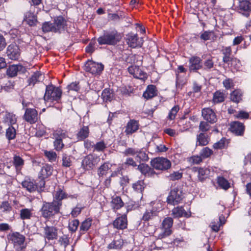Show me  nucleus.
<instances>
[{
  "label": "nucleus",
  "instance_id": "35",
  "mask_svg": "<svg viewBox=\"0 0 251 251\" xmlns=\"http://www.w3.org/2000/svg\"><path fill=\"white\" fill-rule=\"evenodd\" d=\"M91 225L92 220L89 218L86 219L82 222L79 228L80 235L83 234L87 231L90 228Z\"/></svg>",
  "mask_w": 251,
  "mask_h": 251
},
{
  "label": "nucleus",
  "instance_id": "2",
  "mask_svg": "<svg viewBox=\"0 0 251 251\" xmlns=\"http://www.w3.org/2000/svg\"><path fill=\"white\" fill-rule=\"evenodd\" d=\"M62 96V90L52 84L46 86V92L44 96L45 101L58 102Z\"/></svg>",
  "mask_w": 251,
  "mask_h": 251
},
{
  "label": "nucleus",
  "instance_id": "12",
  "mask_svg": "<svg viewBox=\"0 0 251 251\" xmlns=\"http://www.w3.org/2000/svg\"><path fill=\"white\" fill-rule=\"evenodd\" d=\"M24 119L30 124L35 123L38 119V112L34 108H26L24 115Z\"/></svg>",
  "mask_w": 251,
  "mask_h": 251
},
{
  "label": "nucleus",
  "instance_id": "7",
  "mask_svg": "<svg viewBox=\"0 0 251 251\" xmlns=\"http://www.w3.org/2000/svg\"><path fill=\"white\" fill-rule=\"evenodd\" d=\"M104 66L101 63L88 60L84 65V70L93 75H99L103 70Z\"/></svg>",
  "mask_w": 251,
  "mask_h": 251
},
{
  "label": "nucleus",
  "instance_id": "19",
  "mask_svg": "<svg viewBox=\"0 0 251 251\" xmlns=\"http://www.w3.org/2000/svg\"><path fill=\"white\" fill-rule=\"evenodd\" d=\"M239 13L248 17L250 15L251 11V2L247 0H243L239 1L238 5Z\"/></svg>",
  "mask_w": 251,
  "mask_h": 251
},
{
  "label": "nucleus",
  "instance_id": "22",
  "mask_svg": "<svg viewBox=\"0 0 251 251\" xmlns=\"http://www.w3.org/2000/svg\"><path fill=\"white\" fill-rule=\"evenodd\" d=\"M113 225L114 227L117 229H123L127 227V219L125 214L117 218L114 221Z\"/></svg>",
  "mask_w": 251,
  "mask_h": 251
},
{
  "label": "nucleus",
  "instance_id": "48",
  "mask_svg": "<svg viewBox=\"0 0 251 251\" xmlns=\"http://www.w3.org/2000/svg\"><path fill=\"white\" fill-rule=\"evenodd\" d=\"M16 133V129L15 127L11 126L7 129L6 136L9 140H10L15 138Z\"/></svg>",
  "mask_w": 251,
  "mask_h": 251
},
{
  "label": "nucleus",
  "instance_id": "30",
  "mask_svg": "<svg viewBox=\"0 0 251 251\" xmlns=\"http://www.w3.org/2000/svg\"><path fill=\"white\" fill-rule=\"evenodd\" d=\"M139 127L138 122L135 120H130L127 124L125 132L126 134H130L135 132Z\"/></svg>",
  "mask_w": 251,
  "mask_h": 251
},
{
  "label": "nucleus",
  "instance_id": "16",
  "mask_svg": "<svg viewBox=\"0 0 251 251\" xmlns=\"http://www.w3.org/2000/svg\"><path fill=\"white\" fill-rule=\"evenodd\" d=\"M204 119L211 124L215 123L217 121V116L214 111L210 108H204L201 111Z\"/></svg>",
  "mask_w": 251,
  "mask_h": 251
},
{
  "label": "nucleus",
  "instance_id": "37",
  "mask_svg": "<svg viewBox=\"0 0 251 251\" xmlns=\"http://www.w3.org/2000/svg\"><path fill=\"white\" fill-rule=\"evenodd\" d=\"M124 154L126 155H134L135 154H137V156L141 158V156L144 157V159L145 160V158H147L146 154L144 152H142L140 151H138L137 150H136L133 148H128L126 149L124 152Z\"/></svg>",
  "mask_w": 251,
  "mask_h": 251
},
{
  "label": "nucleus",
  "instance_id": "31",
  "mask_svg": "<svg viewBox=\"0 0 251 251\" xmlns=\"http://www.w3.org/2000/svg\"><path fill=\"white\" fill-rule=\"evenodd\" d=\"M157 95L156 87L153 85H149L143 93V96L146 99H151Z\"/></svg>",
  "mask_w": 251,
  "mask_h": 251
},
{
  "label": "nucleus",
  "instance_id": "39",
  "mask_svg": "<svg viewBox=\"0 0 251 251\" xmlns=\"http://www.w3.org/2000/svg\"><path fill=\"white\" fill-rule=\"evenodd\" d=\"M110 169V165L107 162L104 163L98 169V175L99 177H103Z\"/></svg>",
  "mask_w": 251,
  "mask_h": 251
},
{
  "label": "nucleus",
  "instance_id": "40",
  "mask_svg": "<svg viewBox=\"0 0 251 251\" xmlns=\"http://www.w3.org/2000/svg\"><path fill=\"white\" fill-rule=\"evenodd\" d=\"M243 94L240 90H235L230 94V100L236 103L239 102L241 100Z\"/></svg>",
  "mask_w": 251,
  "mask_h": 251
},
{
  "label": "nucleus",
  "instance_id": "47",
  "mask_svg": "<svg viewBox=\"0 0 251 251\" xmlns=\"http://www.w3.org/2000/svg\"><path fill=\"white\" fill-rule=\"evenodd\" d=\"M157 216V213L152 210H147L144 214L142 220L145 221H148L153 219Z\"/></svg>",
  "mask_w": 251,
  "mask_h": 251
},
{
  "label": "nucleus",
  "instance_id": "11",
  "mask_svg": "<svg viewBox=\"0 0 251 251\" xmlns=\"http://www.w3.org/2000/svg\"><path fill=\"white\" fill-rule=\"evenodd\" d=\"M173 224V220L172 218H166L162 222L163 231L158 235V238L162 239L171 235L172 230L170 228Z\"/></svg>",
  "mask_w": 251,
  "mask_h": 251
},
{
  "label": "nucleus",
  "instance_id": "54",
  "mask_svg": "<svg viewBox=\"0 0 251 251\" xmlns=\"http://www.w3.org/2000/svg\"><path fill=\"white\" fill-rule=\"evenodd\" d=\"M44 153L50 162H53L56 161L57 154L54 151H44Z\"/></svg>",
  "mask_w": 251,
  "mask_h": 251
},
{
  "label": "nucleus",
  "instance_id": "18",
  "mask_svg": "<svg viewBox=\"0 0 251 251\" xmlns=\"http://www.w3.org/2000/svg\"><path fill=\"white\" fill-rule=\"evenodd\" d=\"M58 229L53 226H46L44 227V237L49 241L56 239L58 237Z\"/></svg>",
  "mask_w": 251,
  "mask_h": 251
},
{
  "label": "nucleus",
  "instance_id": "21",
  "mask_svg": "<svg viewBox=\"0 0 251 251\" xmlns=\"http://www.w3.org/2000/svg\"><path fill=\"white\" fill-rule=\"evenodd\" d=\"M22 185L23 188L30 193L35 192L38 189L37 183L30 178L25 179L22 182Z\"/></svg>",
  "mask_w": 251,
  "mask_h": 251
},
{
  "label": "nucleus",
  "instance_id": "26",
  "mask_svg": "<svg viewBox=\"0 0 251 251\" xmlns=\"http://www.w3.org/2000/svg\"><path fill=\"white\" fill-rule=\"evenodd\" d=\"M110 203L111 206L114 210H118L124 205V203L121 198L117 196L112 197Z\"/></svg>",
  "mask_w": 251,
  "mask_h": 251
},
{
  "label": "nucleus",
  "instance_id": "59",
  "mask_svg": "<svg viewBox=\"0 0 251 251\" xmlns=\"http://www.w3.org/2000/svg\"><path fill=\"white\" fill-rule=\"evenodd\" d=\"M67 92L69 93L70 91L78 92L80 89L79 82L75 81L71 83L67 87Z\"/></svg>",
  "mask_w": 251,
  "mask_h": 251
},
{
  "label": "nucleus",
  "instance_id": "24",
  "mask_svg": "<svg viewBox=\"0 0 251 251\" xmlns=\"http://www.w3.org/2000/svg\"><path fill=\"white\" fill-rule=\"evenodd\" d=\"M128 71L134 77L143 79L146 78V74L141 71L136 66H130L128 68Z\"/></svg>",
  "mask_w": 251,
  "mask_h": 251
},
{
  "label": "nucleus",
  "instance_id": "5",
  "mask_svg": "<svg viewBox=\"0 0 251 251\" xmlns=\"http://www.w3.org/2000/svg\"><path fill=\"white\" fill-rule=\"evenodd\" d=\"M183 198V192L181 189L175 188L171 190L167 201L168 204L175 205L179 203Z\"/></svg>",
  "mask_w": 251,
  "mask_h": 251
},
{
  "label": "nucleus",
  "instance_id": "46",
  "mask_svg": "<svg viewBox=\"0 0 251 251\" xmlns=\"http://www.w3.org/2000/svg\"><path fill=\"white\" fill-rule=\"evenodd\" d=\"M4 121L5 123H7L12 126L16 123L17 120L15 115L10 113H7L4 116Z\"/></svg>",
  "mask_w": 251,
  "mask_h": 251
},
{
  "label": "nucleus",
  "instance_id": "55",
  "mask_svg": "<svg viewBox=\"0 0 251 251\" xmlns=\"http://www.w3.org/2000/svg\"><path fill=\"white\" fill-rule=\"evenodd\" d=\"M72 160L70 156L63 154L62 156V166L64 167H70L72 165Z\"/></svg>",
  "mask_w": 251,
  "mask_h": 251
},
{
  "label": "nucleus",
  "instance_id": "56",
  "mask_svg": "<svg viewBox=\"0 0 251 251\" xmlns=\"http://www.w3.org/2000/svg\"><path fill=\"white\" fill-rule=\"evenodd\" d=\"M59 242L64 248L70 244V238L67 235H63L59 238Z\"/></svg>",
  "mask_w": 251,
  "mask_h": 251
},
{
  "label": "nucleus",
  "instance_id": "42",
  "mask_svg": "<svg viewBox=\"0 0 251 251\" xmlns=\"http://www.w3.org/2000/svg\"><path fill=\"white\" fill-rule=\"evenodd\" d=\"M53 136L54 138H56L58 139L63 140V139H65L68 137L67 131L64 130H62L61 128H59L56 129L54 131L53 133Z\"/></svg>",
  "mask_w": 251,
  "mask_h": 251
},
{
  "label": "nucleus",
  "instance_id": "50",
  "mask_svg": "<svg viewBox=\"0 0 251 251\" xmlns=\"http://www.w3.org/2000/svg\"><path fill=\"white\" fill-rule=\"evenodd\" d=\"M151 167L145 164L142 163L138 166L137 169L140 171V172L145 176H148L149 175V172L150 170Z\"/></svg>",
  "mask_w": 251,
  "mask_h": 251
},
{
  "label": "nucleus",
  "instance_id": "61",
  "mask_svg": "<svg viewBox=\"0 0 251 251\" xmlns=\"http://www.w3.org/2000/svg\"><path fill=\"white\" fill-rule=\"evenodd\" d=\"M179 108L177 105L173 107L170 111L168 118L170 120H173L175 119L176 115L179 111Z\"/></svg>",
  "mask_w": 251,
  "mask_h": 251
},
{
  "label": "nucleus",
  "instance_id": "13",
  "mask_svg": "<svg viewBox=\"0 0 251 251\" xmlns=\"http://www.w3.org/2000/svg\"><path fill=\"white\" fill-rule=\"evenodd\" d=\"M55 33H61L64 31L67 26L66 21L62 16L54 18L53 23Z\"/></svg>",
  "mask_w": 251,
  "mask_h": 251
},
{
  "label": "nucleus",
  "instance_id": "52",
  "mask_svg": "<svg viewBox=\"0 0 251 251\" xmlns=\"http://www.w3.org/2000/svg\"><path fill=\"white\" fill-rule=\"evenodd\" d=\"M66 198H67L66 194L62 190L59 189L56 192L54 197V200L52 201L61 202V201Z\"/></svg>",
  "mask_w": 251,
  "mask_h": 251
},
{
  "label": "nucleus",
  "instance_id": "1",
  "mask_svg": "<svg viewBox=\"0 0 251 251\" xmlns=\"http://www.w3.org/2000/svg\"><path fill=\"white\" fill-rule=\"evenodd\" d=\"M62 202L52 201L51 202H44L41 212L45 218H49L59 213Z\"/></svg>",
  "mask_w": 251,
  "mask_h": 251
},
{
  "label": "nucleus",
  "instance_id": "44",
  "mask_svg": "<svg viewBox=\"0 0 251 251\" xmlns=\"http://www.w3.org/2000/svg\"><path fill=\"white\" fill-rule=\"evenodd\" d=\"M52 167L51 165L46 164L42 167L41 173L44 176L48 177L52 174Z\"/></svg>",
  "mask_w": 251,
  "mask_h": 251
},
{
  "label": "nucleus",
  "instance_id": "41",
  "mask_svg": "<svg viewBox=\"0 0 251 251\" xmlns=\"http://www.w3.org/2000/svg\"><path fill=\"white\" fill-rule=\"evenodd\" d=\"M101 98L104 101H110L113 98V94L110 89H105L101 93Z\"/></svg>",
  "mask_w": 251,
  "mask_h": 251
},
{
  "label": "nucleus",
  "instance_id": "4",
  "mask_svg": "<svg viewBox=\"0 0 251 251\" xmlns=\"http://www.w3.org/2000/svg\"><path fill=\"white\" fill-rule=\"evenodd\" d=\"M100 161L99 157L95 154H90L83 159L81 167L85 170H91L96 167Z\"/></svg>",
  "mask_w": 251,
  "mask_h": 251
},
{
  "label": "nucleus",
  "instance_id": "63",
  "mask_svg": "<svg viewBox=\"0 0 251 251\" xmlns=\"http://www.w3.org/2000/svg\"><path fill=\"white\" fill-rule=\"evenodd\" d=\"M54 149L57 151H61L64 147V145L63 143L62 140L56 138H55V140L53 142Z\"/></svg>",
  "mask_w": 251,
  "mask_h": 251
},
{
  "label": "nucleus",
  "instance_id": "36",
  "mask_svg": "<svg viewBox=\"0 0 251 251\" xmlns=\"http://www.w3.org/2000/svg\"><path fill=\"white\" fill-rule=\"evenodd\" d=\"M225 223V218L223 215L219 217V221L217 222L214 221L211 222L210 226L211 227L212 230L218 232L219 230L220 226Z\"/></svg>",
  "mask_w": 251,
  "mask_h": 251
},
{
  "label": "nucleus",
  "instance_id": "58",
  "mask_svg": "<svg viewBox=\"0 0 251 251\" xmlns=\"http://www.w3.org/2000/svg\"><path fill=\"white\" fill-rule=\"evenodd\" d=\"M182 176V173L179 172H174L170 174L167 177L170 180L175 181L180 179Z\"/></svg>",
  "mask_w": 251,
  "mask_h": 251
},
{
  "label": "nucleus",
  "instance_id": "29",
  "mask_svg": "<svg viewBox=\"0 0 251 251\" xmlns=\"http://www.w3.org/2000/svg\"><path fill=\"white\" fill-rule=\"evenodd\" d=\"M13 164L17 173H20L23 167L25 161L20 156L14 155L13 157Z\"/></svg>",
  "mask_w": 251,
  "mask_h": 251
},
{
  "label": "nucleus",
  "instance_id": "9",
  "mask_svg": "<svg viewBox=\"0 0 251 251\" xmlns=\"http://www.w3.org/2000/svg\"><path fill=\"white\" fill-rule=\"evenodd\" d=\"M8 239L12 242L15 247H18L21 249L25 248V237L19 232H16L10 234Z\"/></svg>",
  "mask_w": 251,
  "mask_h": 251
},
{
  "label": "nucleus",
  "instance_id": "14",
  "mask_svg": "<svg viewBox=\"0 0 251 251\" xmlns=\"http://www.w3.org/2000/svg\"><path fill=\"white\" fill-rule=\"evenodd\" d=\"M25 71V68L21 65H11L7 69L6 75L9 77H13L17 75L18 73H24Z\"/></svg>",
  "mask_w": 251,
  "mask_h": 251
},
{
  "label": "nucleus",
  "instance_id": "45",
  "mask_svg": "<svg viewBox=\"0 0 251 251\" xmlns=\"http://www.w3.org/2000/svg\"><path fill=\"white\" fill-rule=\"evenodd\" d=\"M225 100L224 94L220 92L216 91L213 94V101L214 103H220L224 101Z\"/></svg>",
  "mask_w": 251,
  "mask_h": 251
},
{
  "label": "nucleus",
  "instance_id": "57",
  "mask_svg": "<svg viewBox=\"0 0 251 251\" xmlns=\"http://www.w3.org/2000/svg\"><path fill=\"white\" fill-rule=\"evenodd\" d=\"M79 223V221L76 219L71 221L68 226L69 230L72 232H75L78 228Z\"/></svg>",
  "mask_w": 251,
  "mask_h": 251
},
{
  "label": "nucleus",
  "instance_id": "62",
  "mask_svg": "<svg viewBox=\"0 0 251 251\" xmlns=\"http://www.w3.org/2000/svg\"><path fill=\"white\" fill-rule=\"evenodd\" d=\"M211 127V126L206 122L202 121L200 123L199 125V129L202 133L208 131Z\"/></svg>",
  "mask_w": 251,
  "mask_h": 251
},
{
  "label": "nucleus",
  "instance_id": "28",
  "mask_svg": "<svg viewBox=\"0 0 251 251\" xmlns=\"http://www.w3.org/2000/svg\"><path fill=\"white\" fill-rule=\"evenodd\" d=\"M124 244L123 240L120 236L115 237L113 241L108 246L109 249H121Z\"/></svg>",
  "mask_w": 251,
  "mask_h": 251
},
{
  "label": "nucleus",
  "instance_id": "17",
  "mask_svg": "<svg viewBox=\"0 0 251 251\" xmlns=\"http://www.w3.org/2000/svg\"><path fill=\"white\" fill-rule=\"evenodd\" d=\"M192 170L197 173L198 178L201 182L208 178L210 173V170L206 168L193 167Z\"/></svg>",
  "mask_w": 251,
  "mask_h": 251
},
{
  "label": "nucleus",
  "instance_id": "49",
  "mask_svg": "<svg viewBox=\"0 0 251 251\" xmlns=\"http://www.w3.org/2000/svg\"><path fill=\"white\" fill-rule=\"evenodd\" d=\"M54 26L53 23L49 22H45L42 25V30L44 32H53L55 33L54 30Z\"/></svg>",
  "mask_w": 251,
  "mask_h": 251
},
{
  "label": "nucleus",
  "instance_id": "33",
  "mask_svg": "<svg viewBox=\"0 0 251 251\" xmlns=\"http://www.w3.org/2000/svg\"><path fill=\"white\" fill-rule=\"evenodd\" d=\"M89 134V129L88 126H83L80 128L76 134L78 140H83L87 138Z\"/></svg>",
  "mask_w": 251,
  "mask_h": 251
},
{
  "label": "nucleus",
  "instance_id": "60",
  "mask_svg": "<svg viewBox=\"0 0 251 251\" xmlns=\"http://www.w3.org/2000/svg\"><path fill=\"white\" fill-rule=\"evenodd\" d=\"M213 153L212 150L208 147L203 148L200 152V155L203 158H208Z\"/></svg>",
  "mask_w": 251,
  "mask_h": 251
},
{
  "label": "nucleus",
  "instance_id": "10",
  "mask_svg": "<svg viewBox=\"0 0 251 251\" xmlns=\"http://www.w3.org/2000/svg\"><path fill=\"white\" fill-rule=\"evenodd\" d=\"M6 54L9 59L17 60L19 59L21 52L18 46L15 44H11L6 49Z\"/></svg>",
  "mask_w": 251,
  "mask_h": 251
},
{
  "label": "nucleus",
  "instance_id": "20",
  "mask_svg": "<svg viewBox=\"0 0 251 251\" xmlns=\"http://www.w3.org/2000/svg\"><path fill=\"white\" fill-rule=\"evenodd\" d=\"M189 70L190 71L196 72L202 67L201 59L197 56H193L189 59Z\"/></svg>",
  "mask_w": 251,
  "mask_h": 251
},
{
  "label": "nucleus",
  "instance_id": "25",
  "mask_svg": "<svg viewBox=\"0 0 251 251\" xmlns=\"http://www.w3.org/2000/svg\"><path fill=\"white\" fill-rule=\"evenodd\" d=\"M43 79V75L40 72H36L27 80L28 86H34L38 82L42 81Z\"/></svg>",
  "mask_w": 251,
  "mask_h": 251
},
{
  "label": "nucleus",
  "instance_id": "15",
  "mask_svg": "<svg viewBox=\"0 0 251 251\" xmlns=\"http://www.w3.org/2000/svg\"><path fill=\"white\" fill-rule=\"evenodd\" d=\"M222 52L223 54V61L224 63L229 64V63L230 62L231 64H234V62H239V59L230 56L231 54V49L230 47L223 48L222 50Z\"/></svg>",
  "mask_w": 251,
  "mask_h": 251
},
{
  "label": "nucleus",
  "instance_id": "43",
  "mask_svg": "<svg viewBox=\"0 0 251 251\" xmlns=\"http://www.w3.org/2000/svg\"><path fill=\"white\" fill-rule=\"evenodd\" d=\"M32 215L31 209L24 208L20 210V217L22 220L30 219Z\"/></svg>",
  "mask_w": 251,
  "mask_h": 251
},
{
  "label": "nucleus",
  "instance_id": "53",
  "mask_svg": "<svg viewBox=\"0 0 251 251\" xmlns=\"http://www.w3.org/2000/svg\"><path fill=\"white\" fill-rule=\"evenodd\" d=\"M218 183L221 187L225 190H227L230 187L228 181L223 177H219L218 178Z\"/></svg>",
  "mask_w": 251,
  "mask_h": 251
},
{
  "label": "nucleus",
  "instance_id": "32",
  "mask_svg": "<svg viewBox=\"0 0 251 251\" xmlns=\"http://www.w3.org/2000/svg\"><path fill=\"white\" fill-rule=\"evenodd\" d=\"M209 141L208 135L204 133L201 132L197 136V142L200 146H205L208 144Z\"/></svg>",
  "mask_w": 251,
  "mask_h": 251
},
{
  "label": "nucleus",
  "instance_id": "34",
  "mask_svg": "<svg viewBox=\"0 0 251 251\" xmlns=\"http://www.w3.org/2000/svg\"><path fill=\"white\" fill-rule=\"evenodd\" d=\"M200 39L204 41L207 40H214L216 36L213 31L206 30L201 33L200 35Z\"/></svg>",
  "mask_w": 251,
  "mask_h": 251
},
{
  "label": "nucleus",
  "instance_id": "23",
  "mask_svg": "<svg viewBox=\"0 0 251 251\" xmlns=\"http://www.w3.org/2000/svg\"><path fill=\"white\" fill-rule=\"evenodd\" d=\"M230 129L236 135H243L245 127L243 124L239 122H234L231 124Z\"/></svg>",
  "mask_w": 251,
  "mask_h": 251
},
{
  "label": "nucleus",
  "instance_id": "3",
  "mask_svg": "<svg viewBox=\"0 0 251 251\" xmlns=\"http://www.w3.org/2000/svg\"><path fill=\"white\" fill-rule=\"evenodd\" d=\"M122 36L117 31L105 33L98 39L100 45H115L121 39Z\"/></svg>",
  "mask_w": 251,
  "mask_h": 251
},
{
  "label": "nucleus",
  "instance_id": "51",
  "mask_svg": "<svg viewBox=\"0 0 251 251\" xmlns=\"http://www.w3.org/2000/svg\"><path fill=\"white\" fill-rule=\"evenodd\" d=\"M227 143H228L226 139L222 138L219 141L215 143L213 145V147L214 149L216 150L222 149L226 147Z\"/></svg>",
  "mask_w": 251,
  "mask_h": 251
},
{
  "label": "nucleus",
  "instance_id": "64",
  "mask_svg": "<svg viewBox=\"0 0 251 251\" xmlns=\"http://www.w3.org/2000/svg\"><path fill=\"white\" fill-rule=\"evenodd\" d=\"M121 13L120 14L116 13H110L108 14V18L113 21H119L120 19H123L125 17V16L122 14Z\"/></svg>",
  "mask_w": 251,
  "mask_h": 251
},
{
  "label": "nucleus",
  "instance_id": "8",
  "mask_svg": "<svg viewBox=\"0 0 251 251\" xmlns=\"http://www.w3.org/2000/svg\"><path fill=\"white\" fill-rule=\"evenodd\" d=\"M126 40L128 46L132 48H141L144 42L142 38H139L137 34L133 33L126 35Z\"/></svg>",
  "mask_w": 251,
  "mask_h": 251
},
{
  "label": "nucleus",
  "instance_id": "27",
  "mask_svg": "<svg viewBox=\"0 0 251 251\" xmlns=\"http://www.w3.org/2000/svg\"><path fill=\"white\" fill-rule=\"evenodd\" d=\"M172 215L174 218H179L181 217H189L190 215L182 207L179 206L175 207L172 210Z\"/></svg>",
  "mask_w": 251,
  "mask_h": 251
},
{
  "label": "nucleus",
  "instance_id": "6",
  "mask_svg": "<svg viewBox=\"0 0 251 251\" xmlns=\"http://www.w3.org/2000/svg\"><path fill=\"white\" fill-rule=\"evenodd\" d=\"M151 166L157 170H167L171 167V161L166 158L157 157L151 161Z\"/></svg>",
  "mask_w": 251,
  "mask_h": 251
},
{
  "label": "nucleus",
  "instance_id": "38",
  "mask_svg": "<svg viewBox=\"0 0 251 251\" xmlns=\"http://www.w3.org/2000/svg\"><path fill=\"white\" fill-rule=\"evenodd\" d=\"M146 186V185L143 180H138L132 184L134 191L140 194H142Z\"/></svg>",
  "mask_w": 251,
  "mask_h": 251
}]
</instances>
